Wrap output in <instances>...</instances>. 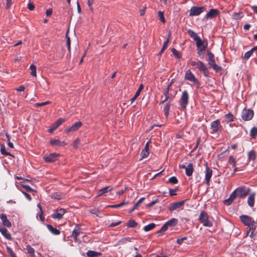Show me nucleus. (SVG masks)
<instances>
[{
	"label": "nucleus",
	"instance_id": "de8ad7c7",
	"mask_svg": "<svg viewBox=\"0 0 257 257\" xmlns=\"http://www.w3.org/2000/svg\"><path fill=\"white\" fill-rule=\"evenodd\" d=\"M172 52L174 54V55L177 58H180V55L179 52L175 48H173L172 49Z\"/></svg>",
	"mask_w": 257,
	"mask_h": 257
},
{
	"label": "nucleus",
	"instance_id": "b1692460",
	"mask_svg": "<svg viewBox=\"0 0 257 257\" xmlns=\"http://www.w3.org/2000/svg\"><path fill=\"white\" fill-rule=\"evenodd\" d=\"M112 187L111 186L105 187L100 189L98 191V196L103 195V194L108 192V191L112 190Z\"/></svg>",
	"mask_w": 257,
	"mask_h": 257
},
{
	"label": "nucleus",
	"instance_id": "3c124183",
	"mask_svg": "<svg viewBox=\"0 0 257 257\" xmlns=\"http://www.w3.org/2000/svg\"><path fill=\"white\" fill-rule=\"evenodd\" d=\"M50 103H51L50 101H47L46 102H42V103H37L35 104V106H38V107H41V106H43L49 104Z\"/></svg>",
	"mask_w": 257,
	"mask_h": 257
},
{
	"label": "nucleus",
	"instance_id": "bf43d9fd",
	"mask_svg": "<svg viewBox=\"0 0 257 257\" xmlns=\"http://www.w3.org/2000/svg\"><path fill=\"white\" fill-rule=\"evenodd\" d=\"M94 0H88L87 4L89 8L92 10L93 9L92 5L93 4Z\"/></svg>",
	"mask_w": 257,
	"mask_h": 257
},
{
	"label": "nucleus",
	"instance_id": "9d476101",
	"mask_svg": "<svg viewBox=\"0 0 257 257\" xmlns=\"http://www.w3.org/2000/svg\"><path fill=\"white\" fill-rule=\"evenodd\" d=\"M66 212V210L64 208L57 209L52 214V217L54 219L60 220L62 218Z\"/></svg>",
	"mask_w": 257,
	"mask_h": 257
},
{
	"label": "nucleus",
	"instance_id": "cd10ccee",
	"mask_svg": "<svg viewBox=\"0 0 257 257\" xmlns=\"http://www.w3.org/2000/svg\"><path fill=\"white\" fill-rule=\"evenodd\" d=\"M64 121V118H59L52 125L54 127V129H57Z\"/></svg>",
	"mask_w": 257,
	"mask_h": 257
},
{
	"label": "nucleus",
	"instance_id": "4468645a",
	"mask_svg": "<svg viewBox=\"0 0 257 257\" xmlns=\"http://www.w3.org/2000/svg\"><path fill=\"white\" fill-rule=\"evenodd\" d=\"M82 124L81 121H78L73 124L71 127L65 130L64 132L68 134L70 132H75L77 131L81 126Z\"/></svg>",
	"mask_w": 257,
	"mask_h": 257
},
{
	"label": "nucleus",
	"instance_id": "c03bdc74",
	"mask_svg": "<svg viewBox=\"0 0 257 257\" xmlns=\"http://www.w3.org/2000/svg\"><path fill=\"white\" fill-rule=\"evenodd\" d=\"M253 51L254 49H251L250 50L246 52L244 55V58L245 59H248L252 55Z\"/></svg>",
	"mask_w": 257,
	"mask_h": 257
},
{
	"label": "nucleus",
	"instance_id": "dca6fc26",
	"mask_svg": "<svg viewBox=\"0 0 257 257\" xmlns=\"http://www.w3.org/2000/svg\"><path fill=\"white\" fill-rule=\"evenodd\" d=\"M220 124V121L219 120L217 119L212 121L211 123V129L213 131V133L218 134L220 132V130L219 128V125Z\"/></svg>",
	"mask_w": 257,
	"mask_h": 257
},
{
	"label": "nucleus",
	"instance_id": "8fccbe9b",
	"mask_svg": "<svg viewBox=\"0 0 257 257\" xmlns=\"http://www.w3.org/2000/svg\"><path fill=\"white\" fill-rule=\"evenodd\" d=\"M169 182L171 183V184H175L177 183L178 180L176 178V177H172L170 178H169Z\"/></svg>",
	"mask_w": 257,
	"mask_h": 257
},
{
	"label": "nucleus",
	"instance_id": "4c0bfd02",
	"mask_svg": "<svg viewBox=\"0 0 257 257\" xmlns=\"http://www.w3.org/2000/svg\"><path fill=\"white\" fill-rule=\"evenodd\" d=\"M26 249L28 251V252L32 256H34L35 255V251H34V249L31 247L30 245H27L26 246Z\"/></svg>",
	"mask_w": 257,
	"mask_h": 257
},
{
	"label": "nucleus",
	"instance_id": "338daca9",
	"mask_svg": "<svg viewBox=\"0 0 257 257\" xmlns=\"http://www.w3.org/2000/svg\"><path fill=\"white\" fill-rule=\"evenodd\" d=\"M52 14V10L51 9H49L47 10L46 12V14L47 17L50 16Z\"/></svg>",
	"mask_w": 257,
	"mask_h": 257
},
{
	"label": "nucleus",
	"instance_id": "f704fd0d",
	"mask_svg": "<svg viewBox=\"0 0 257 257\" xmlns=\"http://www.w3.org/2000/svg\"><path fill=\"white\" fill-rule=\"evenodd\" d=\"M145 199L144 197H142L137 202H136L135 205H134V207H133V208L132 209H131L130 211H129V213H132V212H133L135 209H136L137 208V207L140 204V203H141L143 200H144Z\"/></svg>",
	"mask_w": 257,
	"mask_h": 257
},
{
	"label": "nucleus",
	"instance_id": "774afa93",
	"mask_svg": "<svg viewBox=\"0 0 257 257\" xmlns=\"http://www.w3.org/2000/svg\"><path fill=\"white\" fill-rule=\"evenodd\" d=\"M208 64L211 66L212 67L214 65H215V62L214 59L209 60Z\"/></svg>",
	"mask_w": 257,
	"mask_h": 257
},
{
	"label": "nucleus",
	"instance_id": "f03ea898",
	"mask_svg": "<svg viewBox=\"0 0 257 257\" xmlns=\"http://www.w3.org/2000/svg\"><path fill=\"white\" fill-rule=\"evenodd\" d=\"M198 220L204 226L210 227L213 225L212 221L209 219L208 214L204 211L201 212Z\"/></svg>",
	"mask_w": 257,
	"mask_h": 257
},
{
	"label": "nucleus",
	"instance_id": "6e6552de",
	"mask_svg": "<svg viewBox=\"0 0 257 257\" xmlns=\"http://www.w3.org/2000/svg\"><path fill=\"white\" fill-rule=\"evenodd\" d=\"M178 222V220L176 218H172L168 220L165 224H164L161 227L159 232H164L167 230L169 227H173L175 226Z\"/></svg>",
	"mask_w": 257,
	"mask_h": 257
},
{
	"label": "nucleus",
	"instance_id": "423d86ee",
	"mask_svg": "<svg viewBox=\"0 0 257 257\" xmlns=\"http://www.w3.org/2000/svg\"><path fill=\"white\" fill-rule=\"evenodd\" d=\"M189 95L186 90L183 91L179 101L180 106L183 108H185L188 103Z\"/></svg>",
	"mask_w": 257,
	"mask_h": 257
},
{
	"label": "nucleus",
	"instance_id": "ddd939ff",
	"mask_svg": "<svg viewBox=\"0 0 257 257\" xmlns=\"http://www.w3.org/2000/svg\"><path fill=\"white\" fill-rule=\"evenodd\" d=\"M195 42L198 50V54L200 55L201 52L205 50L207 45V44H205V42L200 38L198 39Z\"/></svg>",
	"mask_w": 257,
	"mask_h": 257
},
{
	"label": "nucleus",
	"instance_id": "412c9836",
	"mask_svg": "<svg viewBox=\"0 0 257 257\" xmlns=\"http://www.w3.org/2000/svg\"><path fill=\"white\" fill-rule=\"evenodd\" d=\"M236 197H238L236 194V192H235V191H234L233 192L231 193V194L230 195V196L227 199H225L224 201V202L225 204L227 205H230L231 202L236 198Z\"/></svg>",
	"mask_w": 257,
	"mask_h": 257
},
{
	"label": "nucleus",
	"instance_id": "680f3d73",
	"mask_svg": "<svg viewBox=\"0 0 257 257\" xmlns=\"http://www.w3.org/2000/svg\"><path fill=\"white\" fill-rule=\"evenodd\" d=\"M28 9L30 11H33L35 9V6L32 3L28 4Z\"/></svg>",
	"mask_w": 257,
	"mask_h": 257
},
{
	"label": "nucleus",
	"instance_id": "603ef678",
	"mask_svg": "<svg viewBox=\"0 0 257 257\" xmlns=\"http://www.w3.org/2000/svg\"><path fill=\"white\" fill-rule=\"evenodd\" d=\"M254 230L255 229H251V231L249 232V233L250 232V234L249 235L250 237L253 239H254L257 237V235L254 232Z\"/></svg>",
	"mask_w": 257,
	"mask_h": 257
},
{
	"label": "nucleus",
	"instance_id": "13d9d810",
	"mask_svg": "<svg viewBox=\"0 0 257 257\" xmlns=\"http://www.w3.org/2000/svg\"><path fill=\"white\" fill-rule=\"evenodd\" d=\"M212 68L216 72H218L221 69V67L216 64L214 65Z\"/></svg>",
	"mask_w": 257,
	"mask_h": 257
},
{
	"label": "nucleus",
	"instance_id": "a18cd8bd",
	"mask_svg": "<svg viewBox=\"0 0 257 257\" xmlns=\"http://www.w3.org/2000/svg\"><path fill=\"white\" fill-rule=\"evenodd\" d=\"M137 225V223L133 220H130L127 223V226L130 227H135Z\"/></svg>",
	"mask_w": 257,
	"mask_h": 257
},
{
	"label": "nucleus",
	"instance_id": "6ab92c4d",
	"mask_svg": "<svg viewBox=\"0 0 257 257\" xmlns=\"http://www.w3.org/2000/svg\"><path fill=\"white\" fill-rule=\"evenodd\" d=\"M212 175V171L210 169L208 166L206 167V172H205V181L206 184L207 185H209V182L210 178Z\"/></svg>",
	"mask_w": 257,
	"mask_h": 257
},
{
	"label": "nucleus",
	"instance_id": "864d4df0",
	"mask_svg": "<svg viewBox=\"0 0 257 257\" xmlns=\"http://www.w3.org/2000/svg\"><path fill=\"white\" fill-rule=\"evenodd\" d=\"M52 198L53 199H60L61 198V195L58 192L54 193L52 196Z\"/></svg>",
	"mask_w": 257,
	"mask_h": 257
},
{
	"label": "nucleus",
	"instance_id": "4be33fe9",
	"mask_svg": "<svg viewBox=\"0 0 257 257\" xmlns=\"http://www.w3.org/2000/svg\"><path fill=\"white\" fill-rule=\"evenodd\" d=\"M50 144L52 146H65L67 145V144L64 141L61 142L58 140H56V139L51 140Z\"/></svg>",
	"mask_w": 257,
	"mask_h": 257
},
{
	"label": "nucleus",
	"instance_id": "9b49d317",
	"mask_svg": "<svg viewBox=\"0 0 257 257\" xmlns=\"http://www.w3.org/2000/svg\"><path fill=\"white\" fill-rule=\"evenodd\" d=\"M59 156V154L54 153L49 154L48 156H44L43 159L46 163H52L57 161L58 159Z\"/></svg>",
	"mask_w": 257,
	"mask_h": 257
},
{
	"label": "nucleus",
	"instance_id": "58836bf2",
	"mask_svg": "<svg viewBox=\"0 0 257 257\" xmlns=\"http://www.w3.org/2000/svg\"><path fill=\"white\" fill-rule=\"evenodd\" d=\"M242 17V14L241 13H234L232 15V18L234 19H240Z\"/></svg>",
	"mask_w": 257,
	"mask_h": 257
},
{
	"label": "nucleus",
	"instance_id": "a19ab883",
	"mask_svg": "<svg viewBox=\"0 0 257 257\" xmlns=\"http://www.w3.org/2000/svg\"><path fill=\"white\" fill-rule=\"evenodd\" d=\"M169 42V38H168L164 42L163 44V47L160 52V54H162L164 51L167 48L168 43Z\"/></svg>",
	"mask_w": 257,
	"mask_h": 257
},
{
	"label": "nucleus",
	"instance_id": "e2e57ef3",
	"mask_svg": "<svg viewBox=\"0 0 257 257\" xmlns=\"http://www.w3.org/2000/svg\"><path fill=\"white\" fill-rule=\"evenodd\" d=\"M12 4V0H7L6 9H9L11 6Z\"/></svg>",
	"mask_w": 257,
	"mask_h": 257
},
{
	"label": "nucleus",
	"instance_id": "69168bd1",
	"mask_svg": "<svg viewBox=\"0 0 257 257\" xmlns=\"http://www.w3.org/2000/svg\"><path fill=\"white\" fill-rule=\"evenodd\" d=\"M158 201V199H156L155 200H154L152 202H151L150 203H149L147 204V206L148 207H151V206H152L153 205H154L155 203H156Z\"/></svg>",
	"mask_w": 257,
	"mask_h": 257
},
{
	"label": "nucleus",
	"instance_id": "09e8293b",
	"mask_svg": "<svg viewBox=\"0 0 257 257\" xmlns=\"http://www.w3.org/2000/svg\"><path fill=\"white\" fill-rule=\"evenodd\" d=\"M226 118L227 119V121L228 122L232 121L233 120V116L232 114L230 113H228L225 115Z\"/></svg>",
	"mask_w": 257,
	"mask_h": 257
},
{
	"label": "nucleus",
	"instance_id": "473e14b6",
	"mask_svg": "<svg viewBox=\"0 0 257 257\" xmlns=\"http://www.w3.org/2000/svg\"><path fill=\"white\" fill-rule=\"evenodd\" d=\"M169 109H170V102L166 103L165 106L164 108V111L165 115L166 117H168L169 114Z\"/></svg>",
	"mask_w": 257,
	"mask_h": 257
},
{
	"label": "nucleus",
	"instance_id": "7ed1b4c3",
	"mask_svg": "<svg viewBox=\"0 0 257 257\" xmlns=\"http://www.w3.org/2000/svg\"><path fill=\"white\" fill-rule=\"evenodd\" d=\"M184 78L185 80L192 82L194 85H196L197 88L199 87L200 85L198 79L195 77V75L190 70H188L186 71Z\"/></svg>",
	"mask_w": 257,
	"mask_h": 257
},
{
	"label": "nucleus",
	"instance_id": "72a5a7b5",
	"mask_svg": "<svg viewBox=\"0 0 257 257\" xmlns=\"http://www.w3.org/2000/svg\"><path fill=\"white\" fill-rule=\"evenodd\" d=\"M145 199L144 197H142L137 202H136L135 205H134V207H133V208L132 209H131L130 211H129V213H132V212H133L135 209H136L137 208V207L140 204V203H141L143 200H144Z\"/></svg>",
	"mask_w": 257,
	"mask_h": 257
},
{
	"label": "nucleus",
	"instance_id": "2f4dec72",
	"mask_svg": "<svg viewBox=\"0 0 257 257\" xmlns=\"http://www.w3.org/2000/svg\"><path fill=\"white\" fill-rule=\"evenodd\" d=\"M20 185H21L25 189L26 191H28V192H36V191L33 189L30 186H28V185H25L24 184V182H20Z\"/></svg>",
	"mask_w": 257,
	"mask_h": 257
},
{
	"label": "nucleus",
	"instance_id": "0eeeda50",
	"mask_svg": "<svg viewBox=\"0 0 257 257\" xmlns=\"http://www.w3.org/2000/svg\"><path fill=\"white\" fill-rule=\"evenodd\" d=\"M205 10L204 7H192L190 10V16H197L203 13Z\"/></svg>",
	"mask_w": 257,
	"mask_h": 257
},
{
	"label": "nucleus",
	"instance_id": "4d7b16f0",
	"mask_svg": "<svg viewBox=\"0 0 257 257\" xmlns=\"http://www.w3.org/2000/svg\"><path fill=\"white\" fill-rule=\"evenodd\" d=\"M21 192H22V193L25 195V196L26 197V198L28 200L31 201V200H32V198H31V195H30L29 194H28V193H26V192H24V191H22Z\"/></svg>",
	"mask_w": 257,
	"mask_h": 257
},
{
	"label": "nucleus",
	"instance_id": "aec40b11",
	"mask_svg": "<svg viewBox=\"0 0 257 257\" xmlns=\"http://www.w3.org/2000/svg\"><path fill=\"white\" fill-rule=\"evenodd\" d=\"M0 232L7 239L12 240V236L5 227H0Z\"/></svg>",
	"mask_w": 257,
	"mask_h": 257
},
{
	"label": "nucleus",
	"instance_id": "37998d69",
	"mask_svg": "<svg viewBox=\"0 0 257 257\" xmlns=\"http://www.w3.org/2000/svg\"><path fill=\"white\" fill-rule=\"evenodd\" d=\"M156 226V224L154 223H150L147 225H146V231H149L151 230Z\"/></svg>",
	"mask_w": 257,
	"mask_h": 257
},
{
	"label": "nucleus",
	"instance_id": "f3484780",
	"mask_svg": "<svg viewBox=\"0 0 257 257\" xmlns=\"http://www.w3.org/2000/svg\"><path fill=\"white\" fill-rule=\"evenodd\" d=\"M0 218L2 221L3 224L7 227H11L12 224L10 221L8 219L7 216L6 214H0Z\"/></svg>",
	"mask_w": 257,
	"mask_h": 257
},
{
	"label": "nucleus",
	"instance_id": "6e6d98bb",
	"mask_svg": "<svg viewBox=\"0 0 257 257\" xmlns=\"http://www.w3.org/2000/svg\"><path fill=\"white\" fill-rule=\"evenodd\" d=\"M7 138L8 139V145L11 148H14V145L12 143L10 142V136L9 135H6Z\"/></svg>",
	"mask_w": 257,
	"mask_h": 257
},
{
	"label": "nucleus",
	"instance_id": "c756f323",
	"mask_svg": "<svg viewBox=\"0 0 257 257\" xmlns=\"http://www.w3.org/2000/svg\"><path fill=\"white\" fill-rule=\"evenodd\" d=\"M87 256L88 257H97L100 254V253L96 252L93 250H88L86 252Z\"/></svg>",
	"mask_w": 257,
	"mask_h": 257
},
{
	"label": "nucleus",
	"instance_id": "f257e3e1",
	"mask_svg": "<svg viewBox=\"0 0 257 257\" xmlns=\"http://www.w3.org/2000/svg\"><path fill=\"white\" fill-rule=\"evenodd\" d=\"M240 218L242 222L249 228L246 234V236H248L251 229H255L257 223L251 217L246 215L240 216Z\"/></svg>",
	"mask_w": 257,
	"mask_h": 257
},
{
	"label": "nucleus",
	"instance_id": "a878e982",
	"mask_svg": "<svg viewBox=\"0 0 257 257\" xmlns=\"http://www.w3.org/2000/svg\"><path fill=\"white\" fill-rule=\"evenodd\" d=\"M255 193L250 194L247 199V203L250 207H253L254 203Z\"/></svg>",
	"mask_w": 257,
	"mask_h": 257
},
{
	"label": "nucleus",
	"instance_id": "a211bd4d",
	"mask_svg": "<svg viewBox=\"0 0 257 257\" xmlns=\"http://www.w3.org/2000/svg\"><path fill=\"white\" fill-rule=\"evenodd\" d=\"M184 202L185 201H182L172 203L169 208L170 211H172L178 208H180L184 205Z\"/></svg>",
	"mask_w": 257,
	"mask_h": 257
},
{
	"label": "nucleus",
	"instance_id": "7c9ffc66",
	"mask_svg": "<svg viewBox=\"0 0 257 257\" xmlns=\"http://www.w3.org/2000/svg\"><path fill=\"white\" fill-rule=\"evenodd\" d=\"M128 204V202L123 201L121 203L118 204H114L112 205H109L108 207L112 208H118L122 207L125 205H127Z\"/></svg>",
	"mask_w": 257,
	"mask_h": 257
},
{
	"label": "nucleus",
	"instance_id": "393cba45",
	"mask_svg": "<svg viewBox=\"0 0 257 257\" xmlns=\"http://www.w3.org/2000/svg\"><path fill=\"white\" fill-rule=\"evenodd\" d=\"M193 172V165L191 163L189 164L185 168V173L187 176H190Z\"/></svg>",
	"mask_w": 257,
	"mask_h": 257
},
{
	"label": "nucleus",
	"instance_id": "ea45409f",
	"mask_svg": "<svg viewBox=\"0 0 257 257\" xmlns=\"http://www.w3.org/2000/svg\"><path fill=\"white\" fill-rule=\"evenodd\" d=\"M248 156L249 159L254 161L256 157L255 152L253 151H250L248 153Z\"/></svg>",
	"mask_w": 257,
	"mask_h": 257
},
{
	"label": "nucleus",
	"instance_id": "1a4fd4ad",
	"mask_svg": "<svg viewBox=\"0 0 257 257\" xmlns=\"http://www.w3.org/2000/svg\"><path fill=\"white\" fill-rule=\"evenodd\" d=\"M253 111L250 109H244L242 110L241 113V118L245 121H248L252 118L253 116Z\"/></svg>",
	"mask_w": 257,
	"mask_h": 257
},
{
	"label": "nucleus",
	"instance_id": "5701e85b",
	"mask_svg": "<svg viewBox=\"0 0 257 257\" xmlns=\"http://www.w3.org/2000/svg\"><path fill=\"white\" fill-rule=\"evenodd\" d=\"M47 228L49 231L53 234L57 235L60 234V231L59 229L56 228H54L52 225L48 224L47 225Z\"/></svg>",
	"mask_w": 257,
	"mask_h": 257
},
{
	"label": "nucleus",
	"instance_id": "0e129e2a",
	"mask_svg": "<svg viewBox=\"0 0 257 257\" xmlns=\"http://www.w3.org/2000/svg\"><path fill=\"white\" fill-rule=\"evenodd\" d=\"M207 54L209 57V60L214 59L213 54L210 51L207 52Z\"/></svg>",
	"mask_w": 257,
	"mask_h": 257
},
{
	"label": "nucleus",
	"instance_id": "2eb2a0df",
	"mask_svg": "<svg viewBox=\"0 0 257 257\" xmlns=\"http://www.w3.org/2000/svg\"><path fill=\"white\" fill-rule=\"evenodd\" d=\"M219 11L217 9H212L206 14L205 18L206 19H212L219 15Z\"/></svg>",
	"mask_w": 257,
	"mask_h": 257
},
{
	"label": "nucleus",
	"instance_id": "f8f14e48",
	"mask_svg": "<svg viewBox=\"0 0 257 257\" xmlns=\"http://www.w3.org/2000/svg\"><path fill=\"white\" fill-rule=\"evenodd\" d=\"M81 228L79 224H77L75 225V228L72 231L71 237L74 238V240L75 242H78L79 239L78 238V236L80 235L81 232Z\"/></svg>",
	"mask_w": 257,
	"mask_h": 257
},
{
	"label": "nucleus",
	"instance_id": "20e7f679",
	"mask_svg": "<svg viewBox=\"0 0 257 257\" xmlns=\"http://www.w3.org/2000/svg\"><path fill=\"white\" fill-rule=\"evenodd\" d=\"M190 65L196 67L200 71L203 72L204 75L207 76L208 70L205 65L201 61H191Z\"/></svg>",
	"mask_w": 257,
	"mask_h": 257
},
{
	"label": "nucleus",
	"instance_id": "5fc2aeb1",
	"mask_svg": "<svg viewBox=\"0 0 257 257\" xmlns=\"http://www.w3.org/2000/svg\"><path fill=\"white\" fill-rule=\"evenodd\" d=\"M168 97H169V92H168V90H167L165 93V96H164V98L162 97V103H164L165 101H167V100L168 99Z\"/></svg>",
	"mask_w": 257,
	"mask_h": 257
},
{
	"label": "nucleus",
	"instance_id": "39448f33",
	"mask_svg": "<svg viewBox=\"0 0 257 257\" xmlns=\"http://www.w3.org/2000/svg\"><path fill=\"white\" fill-rule=\"evenodd\" d=\"M249 188L246 187H240L234 191L238 197L241 198L246 196L249 192Z\"/></svg>",
	"mask_w": 257,
	"mask_h": 257
},
{
	"label": "nucleus",
	"instance_id": "e433bc0d",
	"mask_svg": "<svg viewBox=\"0 0 257 257\" xmlns=\"http://www.w3.org/2000/svg\"><path fill=\"white\" fill-rule=\"evenodd\" d=\"M30 69L31 71V74L35 77H36L37 73H36V67L34 64H31L30 67Z\"/></svg>",
	"mask_w": 257,
	"mask_h": 257
},
{
	"label": "nucleus",
	"instance_id": "c9c22d12",
	"mask_svg": "<svg viewBox=\"0 0 257 257\" xmlns=\"http://www.w3.org/2000/svg\"><path fill=\"white\" fill-rule=\"evenodd\" d=\"M1 153L5 156H12L10 153L6 151L5 146L4 145L1 146Z\"/></svg>",
	"mask_w": 257,
	"mask_h": 257
},
{
	"label": "nucleus",
	"instance_id": "79ce46f5",
	"mask_svg": "<svg viewBox=\"0 0 257 257\" xmlns=\"http://www.w3.org/2000/svg\"><path fill=\"white\" fill-rule=\"evenodd\" d=\"M158 18L160 19V20L163 23H165V18L164 16V13L163 12L159 11L158 12Z\"/></svg>",
	"mask_w": 257,
	"mask_h": 257
},
{
	"label": "nucleus",
	"instance_id": "052dcab7",
	"mask_svg": "<svg viewBox=\"0 0 257 257\" xmlns=\"http://www.w3.org/2000/svg\"><path fill=\"white\" fill-rule=\"evenodd\" d=\"M146 157L148 156V155L149 154V152H148V150L149 149V142H148L146 144Z\"/></svg>",
	"mask_w": 257,
	"mask_h": 257
},
{
	"label": "nucleus",
	"instance_id": "49530a36",
	"mask_svg": "<svg viewBox=\"0 0 257 257\" xmlns=\"http://www.w3.org/2000/svg\"><path fill=\"white\" fill-rule=\"evenodd\" d=\"M250 135L251 137L254 138L257 135V127L252 128L250 130Z\"/></svg>",
	"mask_w": 257,
	"mask_h": 257
},
{
	"label": "nucleus",
	"instance_id": "bb28decb",
	"mask_svg": "<svg viewBox=\"0 0 257 257\" xmlns=\"http://www.w3.org/2000/svg\"><path fill=\"white\" fill-rule=\"evenodd\" d=\"M188 33L189 36L192 38L195 41L197 40L200 37L197 35V33H196L194 31L191 29H189L188 30Z\"/></svg>",
	"mask_w": 257,
	"mask_h": 257
},
{
	"label": "nucleus",
	"instance_id": "c85d7f7f",
	"mask_svg": "<svg viewBox=\"0 0 257 257\" xmlns=\"http://www.w3.org/2000/svg\"><path fill=\"white\" fill-rule=\"evenodd\" d=\"M228 163L232 166L234 168V172H236L237 171V168L236 166V163L234 158L232 156H230L228 161Z\"/></svg>",
	"mask_w": 257,
	"mask_h": 257
}]
</instances>
